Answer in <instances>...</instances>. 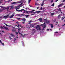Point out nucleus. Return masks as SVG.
<instances>
[{
	"label": "nucleus",
	"mask_w": 65,
	"mask_h": 65,
	"mask_svg": "<svg viewBox=\"0 0 65 65\" xmlns=\"http://www.w3.org/2000/svg\"><path fill=\"white\" fill-rule=\"evenodd\" d=\"M38 28L39 29V30H41V27H40L39 26V25H37V26L36 27V29L37 30H38L39 29H38Z\"/></svg>",
	"instance_id": "1"
},
{
	"label": "nucleus",
	"mask_w": 65,
	"mask_h": 65,
	"mask_svg": "<svg viewBox=\"0 0 65 65\" xmlns=\"http://www.w3.org/2000/svg\"><path fill=\"white\" fill-rule=\"evenodd\" d=\"M9 15L8 14L7 15V16H4V17H3V18L5 19H6L7 18H8Z\"/></svg>",
	"instance_id": "2"
},
{
	"label": "nucleus",
	"mask_w": 65,
	"mask_h": 65,
	"mask_svg": "<svg viewBox=\"0 0 65 65\" xmlns=\"http://www.w3.org/2000/svg\"><path fill=\"white\" fill-rule=\"evenodd\" d=\"M46 25L45 24V22H44V27L43 28L42 30L43 31V30H44V28H46Z\"/></svg>",
	"instance_id": "3"
},
{
	"label": "nucleus",
	"mask_w": 65,
	"mask_h": 65,
	"mask_svg": "<svg viewBox=\"0 0 65 65\" xmlns=\"http://www.w3.org/2000/svg\"><path fill=\"white\" fill-rule=\"evenodd\" d=\"M3 27L4 28H5V29L6 30H7L8 31H9V29H8V28L7 27H6L5 26H3Z\"/></svg>",
	"instance_id": "4"
},
{
	"label": "nucleus",
	"mask_w": 65,
	"mask_h": 65,
	"mask_svg": "<svg viewBox=\"0 0 65 65\" xmlns=\"http://www.w3.org/2000/svg\"><path fill=\"white\" fill-rule=\"evenodd\" d=\"M35 11V10H33L31 11H29V13H32V12H33V11Z\"/></svg>",
	"instance_id": "5"
},
{
	"label": "nucleus",
	"mask_w": 65,
	"mask_h": 65,
	"mask_svg": "<svg viewBox=\"0 0 65 65\" xmlns=\"http://www.w3.org/2000/svg\"><path fill=\"white\" fill-rule=\"evenodd\" d=\"M63 3H62L61 4L59 5L58 6V7H60L61 6H62V5H63Z\"/></svg>",
	"instance_id": "6"
},
{
	"label": "nucleus",
	"mask_w": 65,
	"mask_h": 65,
	"mask_svg": "<svg viewBox=\"0 0 65 65\" xmlns=\"http://www.w3.org/2000/svg\"><path fill=\"white\" fill-rule=\"evenodd\" d=\"M45 0H44L43 1V2L42 3V4H41V6H43V5H44V1Z\"/></svg>",
	"instance_id": "7"
},
{
	"label": "nucleus",
	"mask_w": 65,
	"mask_h": 65,
	"mask_svg": "<svg viewBox=\"0 0 65 65\" xmlns=\"http://www.w3.org/2000/svg\"><path fill=\"white\" fill-rule=\"evenodd\" d=\"M49 25H50L51 26V27L52 28H53V25L52 24H49Z\"/></svg>",
	"instance_id": "8"
},
{
	"label": "nucleus",
	"mask_w": 65,
	"mask_h": 65,
	"mask_svg": "<svg viewBox=\"0 0 65 65\" xmlns=\"http://www.w3.org/2000/svg\"><path fill=\"white\" fill-rule=\"evenodd\" d=\"M9 6L7 7V8H5V9H7V11H8V9H9Z\"/></svg>",
	"instance_id": "9"
},
{
	"label": "nucleus",
	"mask_w": 65,
	"mask_h": 65,
	"mask_svg": "<svg viewBox=\"0 0 65 65\" xmlns=\"http://www.w3.org/2000/svg\"><path fill=\"white\" fill-rule=\"evenodd\" d=\"M46 23L47 24H48L50 23V21H45Z\"/></svg>",
	"instance_id": "10"
},
{
	"label": "nucleus",
	"mask_w": 65,
	"mask_h": 65,
	"mask_svg": "<svg viewBox=\"0 0 65 65\" xmlns=\"http://www.w3.org/2000/svg\"><path fill=\"white\" fill-rule=\"evenodd\" d=\"M14 15L13 14H12V15H11L10 18L11 19V18H12L13 17Z\"/></svg>",
	"instance_id": "11"
},
{
	"label": "nucleus",
	"mask_w": 65,
	"mask_h": 65,
	"mask_svg": "<svg viewBox=\"0 0 65 65\" xmlns=\"http://www.w3.org/2000/svg\"><path fill=\"white\" fill-rule=\"evenodd\" d=\"M9 7H11L10 9H13L14 8L13 6H9Z\"/></svg>",
	"instance_id": "12"
},
{
	"label": "nucleus",
	"mask_w": 65,
	"mask_h": 65,
	"mask_svg": "<svg viewBox=\"0 0 65 65\" xmlns=\"http://www.w3.org/2000/svg\"><path fill=\"white\" fill-rule=\"evenodd\" d=\"M22 20L23 21H24V22H25L26 21V20L25 19V18H23L22 19Z\"/></svg>",
	"instance_id": "13"
},
{
	"label": "nucleus",
	"mask_w": 65,
	"mask_h": 65,
	"mask_svg": "<svg viewBox=\"0 0 65 65\" xmlns=\"http://www.w3.org/2000/svg\"><path fill=\"white\" fill-rule=\"evenodd\" d=\"M4 24L6 26H8V27H10V26H11V25H7L6 24H5V23H4Z\"/></svg>",
	"instance_id": "14"
},
{
	"label": "nucleus",
	"mask_w": 65,
	"mask_h": 65,
	"mask_svg": "<svg viewBox=\"0 0 65 65\" xmlns=\"http://www.w3.org/2000/svg\"><path fill=\"white\" fill-rule=\"evenodd\" d=\"M38 20H39V21H42V19L41 18H40L38 19Z\"/></svg>",
	"instance_id": "15"
},
{
	"label": "nucleus",
	"mask_w": 65,
	"mask_h": 65,
	"mask_svg": "<svg viewBox=\"0 0 65 65\" xmlns=\"http://www.w3.org/2000/svg\"><path fill=\"white\" fill-rule=\"evenodd\" d=\"M30 27H34V25L32 24H30Z\"/></svg>",
	"instance_id": "16"
},
{
	"label": "nucleus",
	"mask_w": 65,
	"mask_h": 65,
	"mask_svg": "<svg viewBox=\"0 0 65 65\" xmlns=\"http://www.w3.org/2000/svg\"><path fill=\"white\" fill-rule=\"evenodd\" d=\"M25 15V16H26V15L24 14H21V16H23V17H24Z\"/></svg>",
	"instance_id": "17"
},
{
	"label": "nucleus",
	"mask_w": 65,
	"mask_h": 65,
	"mask_svg": "<svg viewBox=\"0 0 65 65\" xmlns=\"http://www.w3.org/2000/svg\"><path fill=\"white\" fill-rule=\"evenodd\" d=\"M18 32H19L21 30V28H18Z\"/></svg>",
	"instance_id": "18"
},
{
	"label": "nucleus",
	"mask_w": 65,
	"mask_h": 65,
	"mask_svg": "<svg viewBox=\"0 0 65 65\" xmlns=\"http://www.w3.org/2000/svg\"><path fill=\"white\" fill-rule=\"evenodd\" d=\"M26 13H27V14H29V11H26Z\"/></svg>",
	"instance_id": "19"
},
{
	"label": "nucleus",
	"mask_w": 65,
	"mask_h": 65,
	"mask_svg": "<svg viewBox=\"0 0 65 65\" xmlns=\"http://www.w3.org/2000/svg\"><path fill=\"white\" fill-rule=\"evenodd\" d=\"M5 8H5V7H4V8H3V9H2V11L3 10H5V9H6Z\"/></svg>",
	"instance_id": "20"
},
{
	"label": "nucleus",
	"mask_w": 65,
	"mask_h": 65,
	"mask_svg": "<svg viewBox=\"0 0 65 65\" xmlns=\"http://www.w3.org/2000/svg\"><path fill=\"white\" fill-rule=\"evenodd\" d=\"M17 11H18V12L21 11V12H22V10H17Z\"/></svg>",
	"instance_id": "21"
},
{
	"label": "nucleus",
	"mask_w": 65,
	"mask_h": 65,
	"mask_svg": "<svg viewBox=\"0 0 65 65\" xmlns=\"http://www.w3.org/2000/svg\"><path fill=\"white\" fill-rule=\"evenodd\" d=\"M40 12V11H36V13H39Z\"/></svg>",
	"instance_id": "22"
},
{
	"label": "nucleus",
	"mask_w": 65,
	"mask_h": 65,
	"mask_svg": "<svg viewBox=\"0 0 65 65\" xmlns=\"http://www.w3.org/2000/svg\"><path fill=\"white\" fill-rule=\"evenodd\" d=\"M22 45L23 46H24V43L23 41H22Z\"/></svg>",
	"instance_id": "23"
},
{
	"label": "nucleus",
	"mask_w": 65,
	"mask_h": 65,
	"mask_svg": "<svg viewBox=\"0 0 65 65\" xmlns=\"http://www.w3.org/2000/svg\"><path fill=\"white\" fill-rule=\"evenodd\" d=\"M61 14H59L58 15V19H60V18L61 17L60 16V15H61Z\"/></svg>",
	"instance_id": "24"
},
{
	"label": "nucleus",
	"mask_w": 65,
	"mask_h": 65,
	"mask_svg": "<svg viewBox=\"0 0 65 65\" xmlns=\"http://www.w3.org/2000/svg\"><path fill=\"white\" fill-rule=\"evenodd\" d=\"M28 4H29L30 2L31 1V0H28Z\"/></svg>",
	"instance_id": "25"
},
{
	"label": "nucleus",
	"mask_w": 65,
	"mask_h": 65,
	"mask_svg": "<svg viewBox=\"0 0 65 65\" xmlns=\"http://www.w3.org/2000/svg\"><path fill=\"white\" fill-rule=\"evenodd\" d=\"M54 5H55V3H54L51 5V6H54Z\"/></svg>",
	"instance_id": "26"
},
{
	"label": "nucleus",
	"mask_w": 65,
	"mask_h": 65,
	"mask_svg": "<svg viewBox=\"0 0 65 65\" xmlns=\"http://www.w3.org/2000/svg\"><path fill=\"white\" fill-rule=\"evenodd\" d=\"M10 35H11L12 37H13V36H14V35L12 34H11Z\"/></svg>",
	"instance_id": "27"
},
{
	"label": "nucleus",
	"mask_w": 65,
	"mask_h": 65,
	"mask_svg": "<svg viewBox=\"0 0 65 65\" xmlns=\"http://www.w3.org/2000/svg\"><path fill=\"white\" fill-rule=\"evenodd\" d=\"M41 26H42V27H43V26H44V24H41Z\"/></svg>",
	"instance_id": "28"
},
{
	"label": "nucleus",
	"mask_w": 65,
	"mask_h": 65,
	"mask_svg": "<svg viewBox=\"0 0 65 65\" xmlns=\"http://www.w3.org/2000/svg\"><path fill=\"white\" fill-rule=\"evenodd\" d=\"M61 10V8H59L58 9H57V10H58V11H60V10Z\"/></svg>",
	"instance_id": "29"
},
{
	"label": "nucleus",
	"mask_w": 65,
	"mask_h": 65,
	"mask_svg": "<svg viewBox=\"0 0 65 65\" xmlns=\"http://www.w3.org/2000/svg\"><path fill=\"white\" fill-rule=\"evenodd\" d=\"M19 26L20 27H21V28H23V26H22V25H21V24H20L19 25Z\"/></svg>",
	"instance_id": "30"
},
{
	"label": "nucleus",
	"mask_w": 65,
	"mask_h": 65,
	"mask_svg": "<svg viewBox=\"0 0 65 65\" xmlns=\"http://www.w3.org/2000/svg\"><path fill=\"white\" fill-rule=\"evenodd\" d=\"M55 14V13H52L51 14V15H54V14Z\"/></svg>",
	"instance_id": "31"
},
{
	"label": "nucleus",
	"mask_w": 65,
	"mask_h": 65,
	"mask_svg": "<svg viewBox=\"0 0 65 65\" xmlns=\"http://www.w3.org/2000/svg\"><path fill=\"white\" fill-rule=\"evenodd\" d=\"M15 3H16V2H14L12 4H15Z\"/></svg>",
	"instance_id": "32"
},
{
	"label": "nucleus",
	"mask_w": 65,
	"mask_h": 65,
	"mask_svg": "<svg viewBox=\"0 0 65 65\" xmlns=\"http://www.w3.org/2000/svg\"><path fill=\"white\" fill-rule=\"evenodd\" d=\"M0 7H1V8H4V7H3V6H0Z\"/></svg>",
	"instance_id": "33"
},
{
	"label": "nucleus",
	"mask_w": 65,
	"mask_h": 65,
	"mask_svg": "<svg viewBox=\"0 0 65 65\" xmlns=\"http://www.w3.org/2000/svg\"><path fill=\"white\" fill-rule=\"evenodd\" d=\"M2 12V10L0 9V12Z\"/></svg>",
	"instance_id": "34"
},
{
	"label": "nucleus",
	"mask_w": 65,
	"mask_h": 65,
	"mask_svg": "<svg viewBox=\"0 0 65 65\" xmlns=\"http://www.w3.org/2000/svg\"><path fill=\"white\" fill-rule=\"evenodd\" d=\"M15 33H16L17 35H18V32H15Z\"/></svg>",
	"instance_id": "35"
},
{
	"label": "nucleus",
	"mask_w": 65,
	"mask_h": 65,
	"mask_svg": "<svg viewBox=\"0 0 65 65\" xmlns=\"http://www.w3.org/2000/svg\"><path fill=\"white\" fill-rule=\"evenodd\" d=\"M29 15H26V18H28L29 16Z\"/></svg>",
	"instance_id": "36"
},
{
	"label": "nucleus",
	"mask_w": 65,
	"mask_h": 65,
	"mask_svg": "<svg viewBox=\"0 0 65 65\" xmlns=\"http://www.w3.org/2000/svg\"><path fill=\"white\" fill-rule=\"evenodd\" d=\"M17 19L18 20H20L21 19V18H17Z\"/></svg>",
	"instance_id": "37"
},
{
	"label": "nucleus",
	"mask_w": 65,
	"mask_h": 65,
	"mask_svg": "<svg viewBox=\"0 0 65 65\" xmlns=\"http://www.w3.org/2000/svg\"><path fill=\"white\" fill-rule=\"evenodd\" d=\"M1 43H2V45H3V46L4 45V43H2V42Z\"/></svg>",
	"instance_id": "38"
},
{
	"label": "nucleus",
	"mask_w": 65,
	"mask_h": 65,
	"mask_svg": "<svg viewBox=\"0 0 65 65\" xmlns=\"http://www.w3.org/2000/svg\"><path fill=\"white\" fill-rule=\"evenodd\" d=\"M25 35H26V34H24L23 36L22 35V36H23V37H25Z\"/></svg>",
	"instance_id": "39"
},
{
	"label": "nucleus",
	"mask_w": 65,
	"mask_h": 65,
	"mask_svg": "<svg viewBox=\"0 0 65 65\" xmlns=\"http://www.w3.org/2000/svg\"><path fill=\"white\" fill-rule=\"evenodd\" d=\"M40 10H42V7H41V8H40Z\"/></svg>",
	"instance_id": "40"
},
{
	"label": "nucleus",
	"mask_w": 65,
	"mask_h": 65,
	"mask_svg": "<svg viewBox=\"0 0 65 65\" xmlns=\"http://www.w3.org/2000/svg\"><path fill=\"white\" fill-rule=\"evenodd\" d=\"M9 38L10 39H11H11H12V38H11V37L9 36Z\"/></svg>",
	"instance_id": "41"
},
{
	"label": "nucleus",
	"mask_w": 65,
	"mask_h": 65,
	"mask_svg": "<svg viewBox=\"0 0 65 65\" xmlns=\"http://www.w3.org/2000/svg\"><path fill=\"white\" fill-rule=\"evenodd\" d=\"M22 10V11H23V10H24V11H26V10H25L24 9H22L21 10Z\"/></svg>",
	"instance_id": "42"
},
{
	"label": "nucleus",
	"mask_w": 65,
	"mask_h": 65,
	"mask_svg": "<svg viewBox=\"0 0 65 65\" xmlns=\"http://www.w3.org/2000/svg\"><path fill=\"white\" fill-rule=\"evenodd\" d=\"M56 23H56L55 25H58V22H56Z\"/></svg>",
	"instance_id": "43"
},
{
	"label": "nucleus",
	"mask_w": 65,
	"mask_h": 65,
	"mask_svg": "<svg viewBox=\"0 0 65 65\" xmlns=\"http://www.w3.org/2000/svg\"><path fill=\"white\" fill-rule=\"evenodd\" d=\"M32 22V21H29L28 22L29 23H31V22Z\"/></svg>",
	"instance_id": "44"
},
{
	"label": "nucleus",
	"mask_w": 65,
	"mask_h": 65,
	"mask_svg": "<svg viewBox=\"0 0 65 65\" xmlns=\"http://www.w3.org/2000/svg\"><path fill=\"white\" fill-rule=\"evenodd\" d=\"M22 22V23L23 24H25V21H24V22Z\"/></svg>",
	"instance_id": "45"
},
{
	"label": "nucleus",
	"mask_w": 65,
	"mask_h": 65,
	"mask_svg": "<svg viewBox=\"0 0 65 65\" xmlns=\"http://www.w3.org/2000/svg\"><path fill=\"white\" fill-rule=\"evenodd\" d=\"M64 18H65V17L64 18H62V20H63V19H64Z\"/></svg>",
	"instance_id": "46"
},
{
	"label": "nucleus",
	"mask_w": 65,
	"mask_h": 65,
	"mask_svg": "<svg viewBox=\"0 0 65 65\" xmlns=\"http://www.w3.org/2000/svg\"><path fill=\"white\" fill-rule=\"evenodd\" d=\"M12 31L13 32L14 31H15V30H14V29H12Z\"/></svg>",
	"instance_id": "47"
},
{
	"label": "nucleus",
	"mask_w": 65,
	"mask_h": 65,
	"mask_svg": "<svg viewBox=\"0 0 65 65\" xmlns=\"http://www.w3.org/2000/svg\"><path fill=\"white\" fill-rule=\"evenodd\" d=\"M34 14H35V13H36V12H33Z\"/></svg>",
	"instance_id": "48"
},
{
	"label": "nucleus",
	"mask_w": 65,
	"mask_h": 65,
	"mask_svg": "<svg viewBox=\"0 0 65 65\" xmlns=\"http://www.w3.org/2000/svg\"><path fill=\"white\" fill-rule=\"evenodd\" d=\"M17 27H18V28H19L20 27V26H19V25H18Z\"/></svg>",
	"instance_id": "49"
},
{
	"label": "nucleus",
	"mask_w": 65,
	"mask_h": 65,
	"mask_svg": "<svg viewBox=\"0 0 65 65\" xmlns=\"http://www.w3.org/2000/svg\"><path fill=\"white\" fill-rule=\"evenodd\" d=\"M17 15H18V16H20V15H21V14H18Z\"/></svg>",
	"instance_id": "50"
},
{
	"label": "nucleus",
	"mask_w": 65,
	"mask_h": 65,
	"mask_svg": "<svg viewBox=\"0 0 65 65\" xmlns=\"http://www.w3.org/2000/svg\"><path fill=\"white\" fill-rule=\"evenodd\" d=\"M18 33L19 34H21V32H18Z\"/></svg>",
	"instance_id": "51"
},
{
	"label": "nucleus",
	"mask_w": 65,
	"mask_h": 65,
	"mask_svg": "<svg viewBox=\"0 0 65 65\" xmlns=\"http://www.w3.org/2000/svg\"><path fill=\"white\" fill-rule=\"evenodd\" d=\"M26 10H27V9H29V8H26Z\"/></svg>",
	"instance_id": "52"
},
{
	"label": "nucleus",
	"mask_w": 65,
	"mask_h": 65,
	"mask_svg": "<svg viewBox=\"0 0 65 65\" xmlns=\"http://www.w3.org/2000/svg\"><path fill=\"white\" fill-rule=\"evenodd\" d=\"M40 4H37V5H39Z\"/></svg>",
	"instance_id": "53"
},
{
	"label": "nucleus",
	"mask_w": 65,
	"mask_h": 65,
	"mask_svg": "<svg viewBox=\"0 0 65 65\" xmlns=\"http://www.w3.org/2000/svg\"><path fill=\"white\" fill-rule=\"evenodd\" d=\"M2 32L3 33H4V31L3 30V31H2Z\"/></svg>",
	"instance_id": "54"
},
{
	"label": "nucleus",
	"mask_w": 65,
	"mask_h": 65,
	"mask_svg": "<svg viewBox=\"0 0 65 65\" xmlns=\"http://www.w3.org/2000/svg\"><path fill=\"white\" fill-rule=\"evenodd\" d=\"M47 19H44V21H47Z\"/></svg>",
	"instance_id": "55"
},
{
	"label": "nucleus",
	"mask_w": 65,
	"mask_h": 65,
	"mask_svg": "<svg viewBox=\"0 0 65 65\" xmlns=\"http://www.w3.org/2000/svg\"><path fill=\"white\" fill-rule=\"evenodd\" d=\"M19 9V8H17V9H16V11H17V10H18V9Z\"/></svg>",
	"instance_id": "56"
},
{
	"label": "nucleus",
	"mask_w": 65,
	"mask_h": 65,
	"mask_svg": "<svg viewBox=\"0 0 65 65\" xmlns=\"http://www.w3.org/2000/svg\"><path fill=\"white\" fill-rule=\"evenodd\" d=\"M0 42L1 43H2V42H1V40H0Z\"/></svg>",
	"instance_id": "57"
},
{
	"label": "nucleus",
	"mask_w": 65,
	"mask_h": 65,
	"mask_svg": "<svg viewBox=\"0 0 65 65\" xmlns=\"http://www.w3.org/2000/svg\"><path fill=\"white\" fill-rule=\"evenodd\" d=\"M65 24H64L63 25H62V26H65Z\"/></svg>",
	"instance_id": "58"
},
{
	"label": "nucleus",
	"mask_w": 65,
	"mask_h": 65,
	"mask_svg": "<svg viewBox=\"0 0 65 65\" xmlns=\"http://www.w3.org/2000/svg\"><path fill=\"white\" fill-rule=\"evenodd\" d=\"M55 33H58V31H56Z\"/></svg>",
	"instance_id": "59"
},
{
	"label": "nucleus",
	"mask_w": 65,
	"mask_h": 65,
	"mask_svg": "<svg viewBox=\"0 0 65 65\" xmlns=\"http://www.w3.org/2000/svg\"><path fill=\"white\" fill-rule=\"evenodd\" d=\"M65 0H63V2H65Z\"/></svg>",
	"instance_id": "60"
},
{
	"label": "nucleus",
	"mask_w": 65,
	"mask_h": 65,
	"mask_svg": "<svg viewBox=\"0 0 65 65\" xmlns=\"http://www.w3.org/2000/svg\"><path fill=\"white\" fill-rule=\"evenodd\" d=\"M25 12H26L24 11V12H23V13H25Z\"/></svg>",
	"instance_id": "61"
},
{
	"label": "nucleus",
	"mask_w": 65,
	"mask_h": 65,
	"mask_svg": "<svg viewBox=\"0 0 65 65\" xmlns=\"http://www.w3.org/2000/svg\"><path fill=\"white\" fill-rule=\"evenodd\" d=\"M59 0H57L56 1H55V2H57V1H58Z\"/></svg>",
	"instance_id": "62"
},
{
	"label": "nucleus",
	"mask_w": 65,
	"mask_h": 65,
	"mask_svg": "<svg viewBox=\"0 0 65 65\" xmlns=\"http://www.w3.org/2000/svg\"><path fill=\"white\" fill-rule=\"evenodd\" d=\"M50 29H47V31H49V30Z\"/></svg>",
	"instance_id": "63"
},
{
	"label": "nucleus",
	"mask_w": 65,
	"mask_h": 65,
	"mask_svg": "<svg viewBox=\"0 0 65 65\" xmlns=\"http://www.w3.org/2000/svg\"><path fill=\"white\" fill-rule=\"evenodd\" d=\"M39 8V7H37V9H38V8Z\"/></svg>",
	"instance_id": "64"
}]
</instances>
